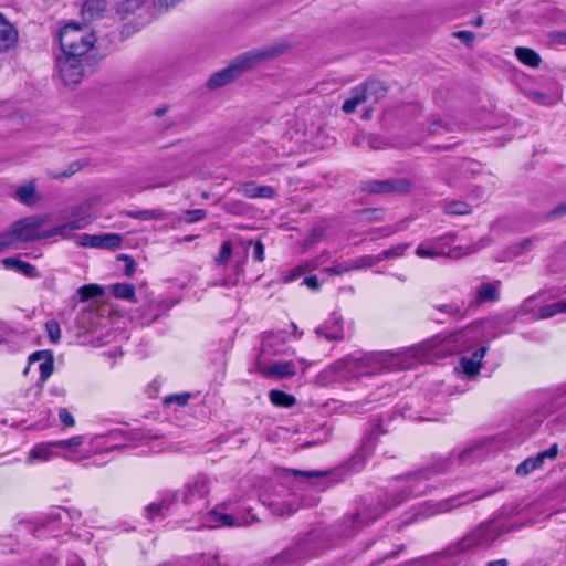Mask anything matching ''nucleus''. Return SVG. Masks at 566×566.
Segmentation results:
<instances>
[{
    "label": "nucleus",
    "mask_w": 566,
    "mask_h": 566,
    "mask_svg": "<svg viewBox=\"0 0 566 566\" xmlns=\"http://www.w3.org/2000/svg\"><path fill=\"white\" fill-rule=\"evenodd\" d=\"M49 221V216H31L13 222L10 228L0 234V248L10 249L20 243L40 241L51 238V229L42 231L41 228Z\"/></svg>",
    "instance_id": "obj_3"
},
{
    "label": "nucleus",
    "mask_w": 566,
    "mask_h": 566,
    "mask_svg": "<svg viewBox=\"0 0 566 566\" xmlns=\"http://www.w3.org/2000/svg\"><path fill=\"white\" fill-rule=\"evenodd\" d=\"M566 214V201L559 203L554 209H552L549 212H547L546 218L548 220H556L558 218H562Z\"/></svg>",
    "instance_id": "obj_51"
},
{
    "label": "nucleus",
    "mask_w": 566,
    "mask_h": 566,
    "mask_svg": "<svg viewBox=\"0 0 566 566\" xmlns=\"http://www.w3.org/2000/svg\"><path fill=\"white\" fill-rule=\"evenodd\" d=\"M123 240L119 234L105 233L99 234V249H116L119 248Z\"/></svg>",
    "instance_id": "obj_36"
},
{
    "label": "nucleus",
    "mask_w": 566,
    "mask_h": 566,
    "mask_svg": "<svg viewBox=\"0 0 566 566\" xmlns=\"http://www.w3.org/2000/svg\"><path fill=\"white\" fill-rule=\"evenodd\" d=\"M564 312H566V298L541 307L538 318H549Z\"/></svg>",
    "instance_id": "obj_31"
},
{
    "label": "nucleus",
    "mask_w": 566,
    "mask_h": 566,
    "mask_svg": "<svg viewBox=\"0 0 566 566\" xmlns=\"http://www.w3.org/2000/svg\"><path fill=\"white\" fill-rule=\"evenodd\" d=\"M470 329V326H467L460 331L450 333L449 335H436L431 339L423 342L421 344L408 347L403 350L398 352H376L371 353L365 358L359 359L358 361H370L378 364L381 368L389 369H405L411 366L410 359H419L426 360L429 359L430 350L438 347L443 342L449 343H458L460 339L467 334Z\"/></svg>",
    "instance_id": "obj_1"
},
{
    "label": "nucleus",
    "mask_w": 566,
    "mask_h": 566,
    "mask_svg": "<svg viewBox=\"0 0 566 566\" xmlns=\"http://www.w3.org/2000/svg\"><path fill=\"white\" fill-rule=\"evenodd\" d=\"M222 209L227 213L242 216L245 213L247 208L242 201H228L223 203Z\"/></svg>",
    "instance_id": "obj_41"
},
{
    "label": "nucleus",
    "mask_w": 566,
    "mask_h": 566,
    "mask_svg": "<svg viewBox=\"0 0 566 566\" xmlns=\"http://www.w3.org/2000/svg\"><path fill=\"white\" fill-rule=\"evenodd\" d=\"M366 102V96L364 95V92L361 91L360 86H358L352 90V95L344 102L342 109L346 114H352L355 112L358 105Z\"/></svg>",
    "instance_id": "obj_27"
},
{
    "label": "nucleus",
    "mask_w": 566,
    "mask_h": 566,
    "mask_svg": "<svg viewBox=\"0 0 566 566\" xmlns=\"http://www.w3.org/2000/svg\"><path fill=\"white\" fill-rule=\"evenodd\" d=\"M367 102L377 103L387 94V86L384 82L378 80L368 81L365 85L360 86Z\"/></svg>",
    "instance_id": "obj_17"
},
{
    "label": "nucleus",
    "mask_w": 566,
    "mask_h": 566,
    "mask_svg": "<svg viewBox=\"0 0 566 566\" xmlns=\"http://www.w3.org/2000/svg\"><path fill=\"white\" fill-rule=\"evenodd\" d=\"M17 41V29L0 13V51H8L15 45Z\"/></svg>",
    "instance_id": "obj_12"
},
{
    "label": "nucleus",
    "mask_w": 566,
    "mask_h": 566,
    "mask_svg": "<svg viewBox=\"0 0 566 566\" xmlns=\"http://www.w3.org/2000/svg\"><path fill=\"white\" fill-rule=\"evenodd\" d=\"M105 7V0H86L82 7V17L85 20H92L98 17Z\"/></svg>",
    "instance_id": "obj_25"
},
{
    "label": "nucleus",
    "mask_w": 566,
    "mask_h": 566,
    "mask_svg": "<svg viewBox=\"0 0 566 566\" xmlns=\"http://www.w3.org/2000/svg\"><path fill=\"white\" fill-rule=\"evenodd\" d=\"M352 271L373 268L379 263L378 255H363L357 259L348 260Z\"/></svg>",
    "instance_id": "obj_32"
},
{
    "label": "nucleus",
    "mask_w": 566,
    "mask_h": 566,
    "mask_svg": "<svg viewBox=\"0 0 566 566\" xmlns=\"http://www.w3.org/2000/svg\"><path fill=\"white\" fill-rule=\"evenodd\" d=\"M210 491V480L205 475H198L192 482L185 485L182 503L191 505L196 501L203 500Z\"/></svg>",
    "instance_id": "obj_8"
},
{
    "label": "nucleus",
    "mask_w": 566,
    "mask_h": 566,
    "mask_svg": "<svg viewBox=\"0 0 566 566\" xmlns=\"http://www.w3.org/2000/svg\"><path fill=\"white\" fill-rule=\"evenodd\" d=\"M83 442H84L83 436H75L67 440L54 441L53 444L55 447H60V448H74V447L81 446Z\"/></svg>",
    "instance_id": "obj_48"
},
{
    "label": "nucleus",
    "mask_w": 566,
    "mask_h": 566,
    "mask_svg": "<svg viewBox=\"0 0 566 566\" xmlns=\"http://www.w3.org/2000/svg\"><path fill=\"white\" fill-rule=\"evenodd\" d=\"M385 512V509L382 507L381 511L379 513H377L376 515L374 516H370V517H365L364 516V520L366 521H363V516L357 513L356 515L353 516V522L359 526H364L366 525L369 521H374L376 520L377 517H379L382 513Z\"/></svg>",
    "instance_id": "obj_59"
},
{
    "label": "nucleus",
    "mask_w": 566,
    "mask_h": 566,
    "mask_svg": "<svg viewBox=\"0 0 566 566\" xmlns=\"http://www.w3.org/2000/svg\"><path fill=\"white\" fill-rule=\"evenodd\" d=\"M303 284H305L313 291L319 290V286H321L316 275L306 276L303 281Z\"/></svg>",
    "instance_id": "obj_61"
},
{
    "label": "nucleus",
    "mask_w": 566,
    "mask_h": 566,
    "mask_svg": "<svg viewBox=\"0 0 566 566\" xmlns=\"http://www.w3.org/2000/svg\"><path fill=\"white\" fill-rule=\"evenodd\" d=\"M534 242H535V239L526 238L517 243L512 244L510 248H507L506 251L503 252V254L500 256L499 261H502V262L510 261L518 255H522V254L528 252L532 249Z\"/></svg>",
    "instance_id": "obj_18"
},
{
    "label": "nucleus",
    "mask_w": 566,
    "mask_h": 566,
    "mask_svg": "<svg viewBox=\"0 0 566 566\" xmlns=\"http://www.w3.org/2000/svg\"><path fill=\"white\" fill-rule=\"evenodd\" d=\"M270 401L277 407L290 408L296 403L294 396L289 395L282 390L273 389L269 392Z\"/></svg>",
    "instance_id": "obj_28"
},
{
    "label": "nucleus",
    "mask_w": 566,
    "mask_h": 566,
    "mask_svg": "<svg viewBox=\"0 0 566 566\" xmlns=\"http://www.w3.org/2000/svg\"><path fill=\"white\" fill-rule=\"evenodd\" d=\"M454 241V235L450 234L443 238L436 239L429 247L419 245L416 250V254L420 258H438L447 256L458 259L467 254L478 252L479 250L490 245L491 240L489 238H482L476 243L465 247L449 248L450 243Z\"/></svg>",
    "instance_id": "obj_4"
},
{
    "label": "nucleus",
    "mask_w": 566,
    "mask_h": 566,
    "mask_svg": "<svg viewBox=\"0 0 566 566\" xmlns=\"http://www.w3.org/2000/svg\"><path fill=\"white\" fill-rule=\"evenodd\" d=\"M30 363L41 361L40 363V379L45 381L53 373L54 369V360L53 355L50 350H39L33 353L30 358Z\"/></svg>",
    "instance_id": "obj_14"
},
{
    "label": "nucleus",
    "mask_w": 566,
    "mask_h": 566,
    "mask_svg": "<svg viewBox=\"0 0 566 566\" xmlns=\"http://www.w3.org/2000/svg\"><path fill=\"white\" fill-rule=\"evenodd\" d=\"M438 311L446 313L450 316L455 317L458 321L463 319L467 317V310L463 311L458 304L455 303H449V304H442L439 306H436Z\"/></svg>",
    "instance_id": "obj_37"
},
{
    "label": "nucleus",
    "mask_w": 566,
    "mask_h": 566,
    "mask_svg": "<svg viewBox=\"0 0 566 566\" xmlns=\"http://www.w3.org/2000/svg\"><path fill=\"white\" fill-rule=\"evenodd\" d=\"M549 38L552 41L558 44H566V32L565 31H552L549 33Z\"/></svg>",
    "instance_id": "obj_60"
},
{
    "label": "nucleus",
    "mask_w": 566,
    "mask_h": 566,
    "mask_svg": "<svg viewBox=\"0 0 566 566\" xmlns=\"http://www.w3.org/2000/svg\"><path fill=\"white\" fill-rule=\"evenodd\" d=\"M2 264L6 269L15 270L28 277H36L39 276L36 268L28 262L15 258H6L2 260Z\"/></svg>",
    "instance_id": "obj_19"
},
{
    "label": "nucleus",
    "mask_w": 566,
    "mask_h": 566,
    "mask_svg": "<svg viewBox=\"0 0 566 566\" xmlns=\"http://www.w3.org/2000/svg\"><path fill=\"white\" fill-rule=\"evenodd\" d=\"M290 472L294 476H303L307 479H317L322 480L325 479L328 475L327 471H301V470H290Z\"/></svg>",
    "instance_id": "obj_44"
},
{
    "label": "nucleus",
    "mask_w": 566,
    "mask_h": 566,
    "mask_svg": "<svg viewBox=\"0 0 566 566\" xmlns=\"http://www.w3.org/2000/svg\"><path fill=\"white\" fill-rule=\"evenodd\" d=\"M208 527L217 526H239L241 523L233 515L211 511L206 524Z\"/></svg>",
    "instance_id": "obj_21"
},
{
    "label": "nucleus",
    "mask_w": 566,
    "mask_h": 566,
    "mask_svg": "<svg viewBox=\"0 0 566 566\" xmlns=\"http://www.w3.org/2000/svg\"><path fill=\"white\" fill-rule=\"evenodd\" d=\"M186 216H187V222L192 223V222H197V221H200L203 218H206L207 212L203 209L187 210Z\"/></svg>",
    "instance_id": "obj_53"
},
{
    "label": "nucleus",
    "mask_w": 566,
    "mask_h": 566,
    "mask_svg": "<svg viewBox=\"0 0 566 566\" xmlns=\"http://www.w3.org/2000/svg\"><path fill=\"white\" fill-rule=\"evenodd\" d=\"M253 258L258 262H262L264 260V244L258 240L253 244Z\"/></svg>",
    "instance_id": "obj_58"
},
{
    "label": "nucleus",
    "mask_w": 566,
    "mask_h": 566,
    "mask_svg": "<svg viewBox=\"0 0 566 566\" xmlns=\"http://www.w3.org/2000/svg\"><path fill=\"white\" fill-rule=\"evenodd\" d=\"M45 329L48 332V336L50 340L54 344H56L61 338V328L60 324L52 319L45 323Z\"/></svg>",
    "instance_id": "obj_42"
},
{
    "label": "nucleus",
    "mask_w": 566,
    "mask_h": 566,
    "mask_svg": "<svg viewBox=\"0 0 566 566\" xmlns=\"http://www.w3.org/2000/svg\"><path fill=\"white\" fill-rule=\"evenodd\" d=\"M178 500V492L167 493L160 502L150 503L146 511L147 517L154 520L157 516L164 517L165 513L169 511L170 506Z\"/></svg>",
    "instance_id": "obj_15"
},
{
    "label": "nucleus",
    "mask_w": 566,
    "mask_h": 566,
    "mask_svg": "<svg viewBox=\"0 0 566 566\" xmlns=\"http://www.w3.org/2000/svg\"><path fill=\"white\" fill-rule=\"evenodd\" d=\"M83 56L64 54L57 60L61 80L65 85L78 84L84 75Z\"/></svg>",
    "instance_id": "obj_6"
},
{
    "label": "nucleus",
    "mask_w": 566,
    "mask_h": 566,
    "mask_svg": "<svg viewBox=\"0 0 566 566\" xmlns=\"http://www.w3.org/2000/svg\"><path fill=\"white\" fill-rule=\"evenodd\" d=\"M455 500H457L455 497H451V499L438 502L437 509L432 513H442V512H448V511L452 510L454 507L452 502H454ZM460 505H461V503L455 504V506H460Z\"/></svg>",
    "instance_id": "obj_52"
},
{
    "label": "nucleus",
    "mask_w": 566,
    "mask_h": 566,
    "mask_svg": "<svg viewBox=\"0 0 566 566\" xmlns=\"http://www.w3.org/2000/svg\"><path fill=\"white\" fill-rule=\"evenodd\" d=\"M343 318L333 314L332 317L319 325L315 333L327 340H342L344 338Z\"/></svg>",
    "instance_id": "obj_9"
},
{
    "label": "nucleus",
    "mask_w": 566,
    "mask_h": 566,
    "mask_svg": "<svg viewBox=\"0 0 566 566\" xmlns=\"http://www.w3.org/2000/svg\"><path fill=\"white\" fill-rule=\"evenodd\" d=\"M189 399H190V394L170 395L165 398L164 403L167 406H169L171 403H177L178 406H185L188 403Z\"/></svg>",
    "instance_id": "obj_47"
},
{
    "label": "nucleus",
    "mask_w": 566,
    "mask_h": 566,
    "mask_svg": "<svg viewBox=\"0 0 566 566\" xmlns=\"http://www.w3.org/2000/svg\"><path fill=\"white\" fill-rule=\"evenodd\" d=\"M284 51L283 45H268L252 51L244 52L232 60L224 69L213 73L208 80L207 86L210 90L223 87L242 74L258 67L259 65L275 59Z\"/></svg>",
    "instance_id": "obj_2"
},
{
    "label": "nucleus",
    "mask_w": 566,
    "mask_h": 566,
    "mask_svg": "<svg viewBox=\"0 0 566 566\" xmlns=\"http://www.w3.org/2000/svg\"><path fill=\"white\" fill-rule=\"evenodd\" d=\"M443 210L448 214H468L471 212V207L464 201H446L443 203Z\"/></svg>",
    "instance_id": "obj_34"
},
{
    "label": "nucleus",
    "mask_w": 566,
    "mask_h": 566,
    "mask_svg": "<svg viewBox=\"0 0 566 566\" xmlns=\"http://www.w3.org/2000/svg\"><path fill=\"white\" fill-rule=\"evenodd\" d=\"M94 42V34L75 23H70L60 31V45L64 54L84 56L93 48Z\"/></svg>",
    "instance_id": "obj_5"
},
{
    "label": "nucleus",
    "mask_w": 566,
    "mask_h": 566,
    "mask_svg": "<svg viewBox=\"0 0 566 566\" xmlns=\"http://www.w3.org/2000/svg\"><path fill=\"white\" fill-rule=\"evenodd\" d=\"M298 510L297 505L289 502H282L276 505L275 513L280 515H291Z\"/></svg>",
    "instance_id": "obj_50"
},
{
    "label": "nucleus",
    "mask_w": 566,
    "mask_h": 566,
    "mask_svg": "<svg viewBox=\"0 0 566 566\" xmlns=\"http://www.w3.org/2000/svg\"><path fill=\"white\" fill-rule=\"evenodd\" d=\"M85 164H82L80 161H73L69 165V167L61 171V172H50L51 178L53 179H61V178H69L73 176L75 172L80 171Z\"/></svg>",
    "instance_id": "obj_40"
},
{
    "label": "nucleus",
    "mask_w": 566,
    "mask_h": 566,
    "mask_svg": "<svg viewBox=\"0 0 566 566\" xmlns=\"http://www.w3.org/2000/svg\"><path fill=\"white\" fill-rule=\"evenodd\" d=\"M91 223L88 217H81L74 220H71L64 224L54 227L51 229V238L55 235L66 237L67 232L73 230L84 229Z\"/></svg>",
    "instance_id": "obj_20"
},
{
    "label": "nucleus",
    "mask_w": 566,
    "mask_h": 566,
    "mask_svg": "<svg viewBox=\"0 0 566 566\" xmlns=\"http://www.w3.org/2000/svg\"><path fill=\"white\" fill-rule=\"evenodd\" d=\"M500 281H495L493 283L490 282H483L478 289H476V298L474 303L471 305H478L480 303L485 302H495L499 300V286Z\"/></svg>",
    "instance_id": "obj_16"
},
{
    "label": "nucleus",
    "mask_w": 566,
    "mask_h": 566,
    "mask_svg": "<svg viewBox=\"0 0 566 566\" xmlns=\"http://www.w3.org/2000/svg\"><path fill=\"white\" fill-rule=\"evenodd\" d=\"M238 192L250 199L266 198L274 199L277 196L276 190L271 186L258 185L254 181L243 182L238 186Z\"/></svg>",
    "instance_id": "obj_10"
},
{
    "label": "nucleus",
    "mask_w": 566,
    "mask_h": 566,
    "mask_svg": "<svg viewBox=\"0 0 566 566\" xmlns=\"http://www.w3.org/2000/svg\"><path fill=\"white\" fill-rule=\"evenodd\" d=\"M80 245L99 249V235L84 233L80 237Z\"/></svg>",
    "instance_id": "obj_49"
},
{
    "label": "nucleus",
    "mask_w": 566,
    "mask_h": 566,
    "mask_svg": "<svg viewBox=\"0 0 566 566\" xmlns=\"http://www.w3.org/2000/svg\"><path fill=\"white\" fill-rule=\"evenodd\" d=\"M558 454V444H552L547 450L538 452L535 457L525 459L516 467V474L526 476L534 470L541 468L546 459L554 460Z\"/></svg>",
    "instance_id": "obj_7"
},
{
    "label": "nucleus",
    "mask_w": 566,
    "mask_h": 566,
    "mask_svg": "<svg viewBox=\"0 0 566 566\" xmlns=\"http://www.w3.org/2000/svg\"><path fill=\"white\" fill-rule=\"evenodd\" d=\"M528 96L534 102L542 103V104H551V102L546 101L545 95L539 92H531Z\"/></svg>",
    "instance_id": "obj_64"
},
{
    "label": "nucleus",
    "mask_w": 566,
    "mask_h": 566,
    "mask_svg": "<svg viewBox=\"0 0 566 566\" xmlns=\"http://www.w3.org/2000/svg\"><path fill=\"white\" fill-rule=\"evenodd\" d=\"M408 248H409L408 243H399L396 247L385 250L378 254L379 262H381L384 260H388V259L400 258L405 254V252Z\"/></svg>",
    "instance_id": "obj_38"
},
{
    "label": "nucleus",
    "mask_w": 566,
    "mask_h": 566,
    "mask_svg": "<svg viewBox=\"0 0 566 566\" xmlns=\"http://www.w3.org/2000/svg\"><path fill=\"white\" fill-rule=\"evenodd\" d=\"M313 268L314 266H308V265L306 268L296 266L293 270L289 271V273L285 274L282 280L284 283L293 282V281L297 280L298 277H301L305 271L311 270Z\"/></svg>",
    "instance_id": "obj_45"
},
{
    "label": "nucleus",
    "mask_w": 566,
    "mask_h": 566,
    "mask_svg": "<svg viewBox=\"0 0 566 566\" xmlns=\"http://www.w3.org/2000/svg\"><path fill=\"white\" fill-rule=\"evenodd\" d=\"M126 216L134 218V219H140V220H163L166 217L165 212L159 209L132 210V211H127Z\"/></svg>",
    "instance_id": "obj_30"
},
{
    "label": "nucleus",
    "mask_w": 566,
    "mask_h": 566,
    "mask_svg": "<svg viewBox=\"0 0 566 566\" xmlns=\"http://www.w3.org/2000/svg\"><path fill=\"white\" fill-rule=\"evenodd\" d=\"M457 39H460L467 46H472L474 34L470 31H458L454 33Z\"/></svg>",
    "instance_id": "obj_57"
},
{
    "label": "nucleus",
    "mask_w": 566,
    "mask_h": 566,
    "mask_svg": "<svg viewBox=\"0 0 566 566\" xmlns=\"http://www.w3.org/2000/svg\"><path fill=\"white\" fill-rule=\"evenodd\" d=\"M380 209H365L360 211V219L366 221H374L380 219Z\"/></svg>",
    "instance_id": "obj_54"
},
{
    "label": "nucleus",
    "mask_w": 566,
    "mask_h": 566,
    "mask_svg": "<svg viewBox=\"0 0 566 566\" xmlns=\"http://www.w3.org/2000/svg\"><path fill=\"white\" fill-rule=\"evenodd\" d=\"M500 532L494 530L490 525H482L475 530V532L467 539L469 543L465 547H470L471 545H490L493 543L499 536Z\"/></svg>",
    "instance_id": "obj_13"
},
{
    "label": "nucleus",
    "mask_w": 566,
    "mask_h": 566,
    "mask_svg": "<svg viewBox=\"0 0 566 566\" xmlns=\"http://www.w3.org/2000/svg\"><path fill=\"white\" fill-rule=\"evenodd\" d=\"M111 291L116 298L136 302L135 287L133 284L116 283L111 286Z\"/></svg>",
    "instance_id": "obj_29"
},
{
    "label": "nucleus",
    "mask_w": 566,
    "mask_h": 566,
    "mask_svg": "<svg viewBox=\"0 0 566 566\" xmlns=\"http://www.w3.org/2000/svg\"><path fill=\"white\" fill-rule=\"evenodd\" d=\"M460 365L468 377L476 376L482 367V364L474 363L470 357H462Z\"/></svg>",
    "instance_id": "obj_39"
},
{
    "label": "nucleus",
    "mask_w": 566,
    "mask_h": 566,
    "mask_svg": "<svg viewBox=\"0 0 566 566\" xmlns=\"http://www.w3.org/2000/svg\"><path fill=\"white\" fill-rule=\"evenodd\" d=\"M55 447L53 444V442H50V443H39L36 446H34L28 458H27V461L29 463H32L34 462L35 460H41V461H46L51 458V455L53 454L52 452V448Z\"/></svg>",
    "instance_id": "obj_23"
},
{
    "label": "nucleus",
    "mask_w": 566,
    "mask_h": 566,
    "mask_svg": "<svg viewBox=\"0 0 566 566\" xmlns=\"http://www.w3.org/2000/svg\"><path fill=\"white\" fill-rule=\"evenodd\" d=\"M388 195H407L412 191L413 182L408 178L387 179Z\"/></svg>",
    "instance_id": "obj_22"
},
{
    "label": "nucleus",
    "mask_w": 566,
    "mask_h": 566,
    "mask_svg": "<svg viewBox=\"0 0 566 566\" xmlns=\"http://www.w3.org/2000/svg\"><path fill=\"white\" fill-rule=\"evenodd\" d=\"M77 293L80 295V300L82 302H86L91 298L103 295L104 290L102 286H99L97 284H86V285H83L82 287H80L77 290Z\"/></svg>",
    "instance_id": "obj_35"
},
{
    "label": "nucleus",
    "mask_w": 566,
    "mask_h": 566,
    "mask_svg": "<svg viewBox=\"0 0 566 566\" xmlns=\"http://www.w3.org/2000/svg\"><path fill=\"white\" fill-rule=\"evenodd\" d=\"M486 350H488V347H486V346H483V347H481V348L476 349V350L472 354V356H471L470 358H471L474 363H476V364H482V359H483V357H484V355H485Z\"/></svg>",
    "instance_id": "obj_62"
},
{
    "label": "nucleus",
    "mask_w": 566,
    "mask_h": 566,
    "mask_svg": "<svg viewBox=\"0 0 566 566\" xmlns=\"http://www.w3.org/2000/svg\"><path fill=\"white\" fill-rule=\"evenodd\" d=\"M118 260H123L125 262V274L127 276H132L136 268L134 259L127 254H120L118 255Z\"/></svg>",
    "instance_id": "obj_55"
},
{
    "label": "nucleus",
    "mask_w": 566,
    "mask_h": 566,
    "mask_svg": "<svg viewBox=\"0 0 566 566\" xmlns=\"http://www.w3.org/2000/svg\"><path fill=\"white\" fill-rule=\"evenodd\" d=\"M360 189L365 192L376 195H388V185L386 180H369L361 182Z\"/></svg>",
    "instance_id": "obj_33"
},
{
    "label": "nucleus",
    "mask_w": 566,
    "mask_h": 566,
    "mask_svg": "<svg viewBox=\"0 0 566 566\" xmlns=\"http://www.w3.org/2000/svg\"><path fill=\"white\" fill-rule=\"evenodd\" d=\"M232 254V244L231 241H224L220 248L219 254L216 258V262L218 264H226Z\"/></svg>",
    "instance_id": "obj_43"
},
{
    "label": "nucleus",
    "mask_w": 566,
    "mask_h": 566,
    "mask_svg": "<svg viewBox=\"0 0 566 566\" xmlns=\"http://www.w3.org/2000/svg\"><path fill=\"white\" fill-rule=\"evenodd\" d=\"M261 373L269 378H290L296 374V366L292 360L276 361L272 365L263 367Z\"/></svg>",
    "instance_id": "obj_11"
},
{
    "label": "nucleus",
    "mask_w": 566,
    "mask_h": 566,
    "mask_svg": "<svg viewBox=\"0 0 566 566\" xmlns=\"http://www.w3.org/2000/svg\"><path fill=\"white\" fill-rule=\"evenodd\" d=\"M368 144L373 149H382L386 147V142L378 137H371Z\"/></svg>",
    "instance_id": "obj_63"
},
{
    "label": "nucleus",
    "mask_w": 566,
    "mask_h": 566,
    "mask_svg": "<svg viewBox=\"0 0 566 566\" xmlns=\"http://www.w3.org/2000/svg\"><path fill=\"white\" fill-rule=\"evenodd\" d=\"M515 56L525 65L531 67H538L542 59L532 49L518 46L515 49Z\"/></svg>",
    "instance_id": "obj_24"
},
{
    "label": "nucleus",
    "mask_w": 566,
    "mask_h": 566,
    "mask_svg": "<svg viewBox=\"0 0 566 566\" xmlns=\"http://www.w3.org/2000/svg\"><path fill=\"white\" fill-rule=\"evenodd\" d=\"M59 418L61 422L66 427H73L75 424L74 417L66 408H61L59 410Z\"/></svg>",
    "instance_id": "obj_56"
},
{
    "label": "nucleus",
    "mask_w": 566,
    "mask_h": 566,
    "mask_svg": "<svg viewBox=\"0 0 566 566\" xmlns=\"http://www.w3.org/2000/svg\"><path fill=\"white\" fill-rule=\"evenodd\" d=\"M17 199L25 205V206H32L36 202L35 197V185L33 181L28 182L21 187H19L15 191Z\"/></svg>",
    "instance_id": "obj_26"
},
{
    "label": "nucleus",
    "mask_w": 566,
    "mask_h": 566,
    "mask_svg": "<svg viewBox=\"0 0 566 566\" xmlns=\"http://www.w3.org/2000/svg\"><path fill=\"white\" fill-rule=\"evenodd\" d=\"M350 271L352 269L349 268L348 261L324 269V272H326L329 275H342Z\"/></svg>",
    "instance_id": "obj_46"
}]
</instances>
